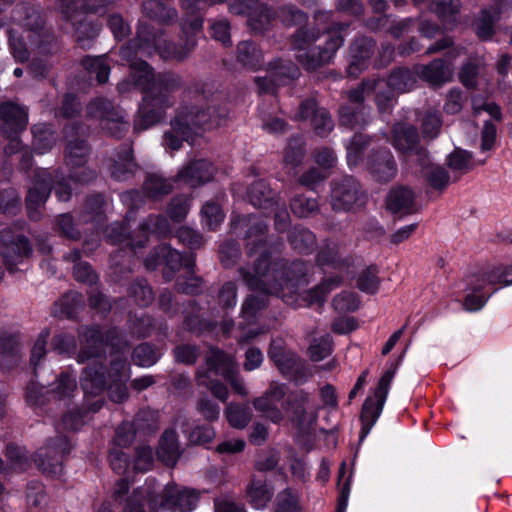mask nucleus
I'll return each mask as SVG.
<instances>
[{
  "label": "nucleus",
  "mask_w": 512,
  "mask_h": 512,
  "mask_svg": "<svg viewBox=\"0 0 512 512\" xmlns=\"http://www.w3.org/2000/svg\"><path fill=\"white\" fill-rule=\"evenodd\" d=\"M185 12L186 18L182 20L180 26L190 19L191 15ZM143 15L148 20H139L136 31V37L131 40L127 47L122 49L123 55L130 54L133 49L135 53L154 50L164 59H176L182 61L188 57L197 44L196 36L202 32L184 33L181 28L180 42L175 43L168 40L162 25H168L177 18L176 9L167 6L159 0H146L142 4Z\"/></svg>",
  "instance_id": "f257e3e1"
},
{
  "label": "nucleus",
  "mask_w": 512,
  "mask_h": 512,
  "mask_svg": "<svg viewBox=\"0 0 512 512\" xmlns=\"http://www.w3.org/2000/svg\"><path fill=\"white\" fill-rule=\"evenodd\" d=\"M314 19L325 24L322 31L316 27L302 25L289 37V44L296 51V60L306 71L313 72L329 64L344 45L351 21H334L333 12L317 10Z\"/></svg>",
  "instance_id": "f03ea898"
},
{
  "label": "nucleus",
  "mask_w": 512,
  "mask_h": 512,
  "mask_svg": "<svg viewBox=\"0 0 512 512\" xmlns=\"http://www.w3.org/2000/svg\"><path fill=\"white\" fill-rule=\"evenodd\" d=\"M245 227L243 238L248 257L258 255L253 271L262 278L259 282L269 283L274 288L298 286L307 275V266L302 260L291 262L283 258H274L267 241L268 225L259 219L242 220Z\"/></svg>",
  "instance_id": "7ed1b4c3"
},
{
  "label": "nucleus",
  "mask_w": 512,
  "mask_h": 512,
  "mask_svg": "<svg viewBox=\"0 0 512 512\" xmlns=\"http://www.w3.org/2000/svg\"><path fill=\"white\" fill-rule=\"evenodd\" d=\"M134 72L131 74L134 85L142 94L137 117L134 120V131L146 130L161 122L166 110L172 106L171 93L181 89L183 82L180 76L173 72L155 73L152 66L145 60L133 63Z\"/></svg>",
  "instance_id": "20e7f679"
},
{
  "label": "nucleus",
  "mask_w": 512,
  "mask_h": 512,
  "mask_svg": "<svg viewBox=\"0 0 512 512\" xmlns=\"http://www.w3.org/2000/svg\"><path fill=\"white\" fill-rule=\"evenodd\" d=\"M130 365L125 358L115 357L109 365L95 361L83 368L80 385L89 410L96 413L105 404L104 393L114 403H123L129 397L127 381Z\"/></svg>",
  "instance_id": "39448f33"
},
{
  "label": "nucleus",
  "mask_w": 512,
  "mask_h": 512,
  "mask_svg": "<svg viewBox=\"0 0 512 512\" xmlns=\"http://www.w3.org/2000/svg\"><path fill=\"white\" fill-rule=\"evenodd\" d=\"M226 106H182L171 120V131L164 134L168 148L177 151L184 141L193 144L200 131L220 127L228 118Z\"/></svg>",
  "instance_id": "423d86ee"
},
{
  "label": "nucleus",
  "mask_w": 512,
  "mask_h": 512,
  "mask_svg": "<svg viewBox=\"0 0 512 512\" xmlns=\"http://www.w3.org/2000/svg\"><path fill=\"white\" fill-rule=\"evenodd\" d=\"M500 284L502 287L512 285V264L494 265L471 274L467 280L466 290L469 293L464 298V307L467 311H479L487 303L488 299L498 291L494 288L490 293L484 292L488 285Z\"/></svg>",
  "instance_id": "0eeeda50"
},
{
  "label": "nucleus",
  "mask_w": 512,
  "mask_h": 512,
  "mask_svg": "<svg viewBox=\"0 0 512 512\" xmlns=\"http://www.w3.org/2000/svg\"><path fill=\"white\" fill-rule=\"evenodd\" d=\"M169 234L168 220L160 214H150L133 232H129L125 224L113 225L108 232V238L113 244L126 245L132 251H136L144 248L151 236L165 238Z\"/></svg>",
  "instance_id": "6e6552de"
},
{
  "label": "nucleus",
  "mask_w": 512,
  "mask_h": 512,
  "mask_svg": "<svg viewBox=\"0 0 512 512\" xmlns=\"http://www.w3.org/2000/svg\"><path fill=\"white\" fill-rule=\"evenodd\" d=\"M87 114L99 119L102 129L115 139L124 138L130 129L126 111L107 98L92 99L87 105Z\"/></svg>",
  "instance_id": "1a4fd4ad"
},
{
  "label": "nucleus",
  "mask_w": 512,
  "mask_h": 512,
  "mask_svg": "<svg viewBox=\"0 0 512 512\" xmlns=\"http://www.w3.org/2000/svg\"><path fill=\"white\" fill-rule=\"evenodd\" d=\"M144 265L150 271L163 267V277L170 281L182 268L193 273L196 266V255L193 252L181 253L167 244H161L149 253Z\"/></svg>",
  "instance_id": "9d476101"
},
{
  "label": "nucleus",
  "mask_w": 512,
  "mask_h": 512,
  "mask_svg": "<svg viewBox=\"0 0 512 512\" xmlns=\"http://www.w3.org/2000/svg\"><path fill=\"white\" fill-rule=\"evenodd\" d=\"M77 388L75 376L68 372H61L49 388H38L33 382L27 385L25 398L31 406H44L46 401L69 400Z\"/></svg>",
  "instance_id": "9b49d317"
},
{
  "label": "nucleus",
  "mask_w": 512,
  "mask_h": 512,
  "mask_svg": "<svg viewBox=\"0 0 512 512\" xmlns=\"http://www.w3.org/2000/svg\"><path fill=\"white\" fill-rule=\"evenodd\" d=\"M367 194L353 176H343L331 182V205L335 211H350L366 204Z\"/></svg>",
  "instance_id": "f8f14e48"
},
{
  "label": "nucleus",
  "mask_w": 512,
  "mask_h": 512,
  "mask_svg": "<svg viewBox=\"0 0 512 512\" xmlns=\"http://www.w3.org/2000/svg\"><path fill=\"white\" fill-rule=\"evenodd\" d=\"M365 166L372 179L381 184L392 181L398 172L393 153L384 146L369 150L365 158Z\"/></svg>",
  "instance_id": "ddd939ff"
},
{
  "label": "nucleus",
  "mask_w": 512,
  "mask_h": 512,
  "mask_svg": "<svg viewBox=\"0 0 512 512\" xmlns=\"http://www.w3.org/2000/svg\"><path fill=\"white\" fill-rule=\"evenodd\" d=\"M376 47L374 38L366 35L355 36L348 47V76L356 78L370 67Z\"/></svg>",
  "instance_id": "4468645a"
},
{
  "label": "nucleus",
  "mask_w": 512,
  "mask_h": 512,
  "mask_svg": "<svg viewBox=\"0 0 512 512\" xmlns=\"http://www.w3.org/2000/svg\"><path fill=\"white\" fill-rule=\"evenodd\" d=\"M297 116L299 120L309 121L317 136L326 137L334 128V121L330 112L318 105L315 98L302 100L298 107Z\"/></svg>",
  "instance_id": "2eb2a0df"
},
{
  "label": "nucleus",
  "mask_w": 512,
  "mask_h": 512,
  "mask_svg": "<svg viewBox=\"0 0 512 512\" xmlns=\"http://www.w3.org/2000/svg\"><path fill=\"white\" fill-rule=\"evenodd\" d=\"M200 494L197 490L181 487L175 483H169L161 493V505L179 512L194 510L199 502Z\"/></svg>",
  "instance_id": "dca6fc26"
},
{
  "label": "nucleus",
  "mask_w": 512,
  "mask_h": 512,
  "mask_svg": "<svg viewBox=\"0 0 512 512\" xmlns=\"http://www.w3.org/2000/svg\"><path fill=\"white\" fill-rule=\"evenodd\" d=\"M53 189V179L50 174L36 173L33 185L29 188L25 206L30 220L37 221L40 218L39 208L46 203Z\"/></svg>",
  "instance_id": "f3484780"
},
{
  "label": "nucleus",
  "mask_w": 512,
  "mask_h": 512,
  "mask_svg": "<svg viewBox=\"0 0 512 512\" xmlns=\"http://www.w3.org/2000/svg\"><path fill=\"white\" fill-rule=\"evenodd\" d=\"M28 124V113L20 105L5 101L0 103V129L10 139H15Z\"/></svg>",
  "instance_id": "a211bd4d"
},
{
  "label": "nucleus",
  "mask_w": 512,
  "mask_h": 512,
  "mask_svg": "<svg viewBox=\"0 0 512 512\" xmlns=\"http://www.w3.org/2000/svg\"><path fill=\"white\" fill-rule=\"evenodd\" d=\"M206 369L197 370L196 378L198 383H203L202 379L211 378L210 375L220 376L223 379L230 378L232 372L235 370L232 357L224 350L214 347L211 348L205 358Z\"/></svg>",
  "instance_id": "6ab92c4d"
},
{
  "label": "nucleus",
  "mask_w": 512,
  "mask_h": 512,
  "mask_svg": "<svg viewBox=\"0 0 512 512\" xmlns=\"http://www.w3.org/2000/svg\"><path fill=\"white\" fill-rule=\"evenodd\" d=\"M2 245L1 256L10 273H15L18 270L17 265L32 254V245L23 234L12 236L10 241L3 238Z\"/></svg>",
  "instance_id": "aec40b11"
},
{
  "label": "nucleus",
  "mask_w": 512,
  "mask_h": 512,
  "mask_svg": "<svg viewBox=\"0 0 512 512\" xmlns=\"http://www.w3.org/2000/svg\"><path fill=\"white\" fill-rule=\"evenodd\" d=\"M214 169L211 162L205 159L191 161L173 177V182L183 183L192 188L212 181Z\"/></svg>",
  "instance_id": "412c9836"
},
{
  "label": "nucleus",
  "mask_w": 512,
  "mask_h": 512,
  "mask_svg": "<svg viewBox=\"0 0 512 512\" xmlns=\"http://www.w3.org/2000/svg\"><path fill=\"white\" fill-rule=\"evenodd\" d=\"M88 14L79 11L69 19L64 18L72 23L76 42L84 50L92 47V42L99 35L102 28V22L99 19L89 18Z\"/></svg>",
  "instance_id": "4be33fe9"
},
{
  "label": "nucleus",
  "mask_w": 512,
  "mask_h": 512,
  "mask_svg": "<svg viewBox=\"0 0 512 512\" xmlns=\"http://www.w3.org/2000/svg\"><path fill=\"white\" fill-rule=\"evenodd\" d=\"M23 359L22 341L17 333H0V369L3 372L16 370Z\"/></svg>",
  "instance_id": "5701e85b"
},
{
  "label": "nucleus",
  "mask_w": 512,
  "mask_h": 512,
  "mask_svg": "<svg viewBox=\"0 0 512 512\" xmlns=\"http://www.w3.org/2000/svg\"><path fill=\"white\" fill-rule=\"evenodd\" d=\"M78 337L83 346L77 353L78 363H85L100 356L102 349V327L99 324L82 325Z\"/></svg>",
  "instance_id": "b1692460"
},
{
  "label": "nucleus",
  "mask_w": 512,
  "mask_h": 512,
  "mask_svg": "<svg viewBox=\"0 0 512 512\" xmlns=\"http://www.w3.org/2000/svg\"><path fill=\"white\" fill-rule=\"evenodd\" d=\"M419 79L430 86L441 87L452 79L451 63L444 58H435L428 64H416Z\"/></svg>",
  "instance_id": "393cba45"
},
{
  "label": "nucleus",
  "mask_w": 512,
  "mask_h": 512,
  "mask_svg": "<svg viewBox=\"0 0 512 512\" xmlns=\"http://www.w3.org/2000/svg\"><path fill=\"white\" fill-rule=\"evenodd\" d=\"M188 306L191 311L184 314L183 329L197 338L213 335L218 327V322L200 315V308L195 300H189Z\"/></svg>",
  "instance_id": "a878e982"
},
{
  "label": "nucleus",
  "mask_w": 512,
  "mask_h": 512,
  "mask_svg": "<svg viewBox=\"0 0 512 512\" xmlns=\"http://www.w3.org/2000/svg\"><path fill=\"white\" fill-rule=\"evenodd\" d=\"M386 208L393 215H410L415 209V194L406 186L392 188L386 197Z\"/></svg>",
  "instance_id": "bb28decb"
},
{
  "label": "nucleus",
  "mask_w": 512,
  "mask_h": 512,
  "mask_svg": "<svg viewBox=\"0 0 512 512\" xmlns=\"http://www.w3.org/2000/svg\"><path fill=\"white\" fill-rule=\"evenodd\" d=\"M227 0H180L183 8L192 19L182 26L183 32H198L203 29L205 10L215 4L225 3Z\"/></svg>",
  "instance_id": "cd10ccee"
},
{
  "label": "nucleus",
  "mask_w": 512,
  "mask_h": 512,
  "mask_svg": "<svg viewBox=\"0 0 512 512\" xmlns=\"http://www.w3.org/2000/svg\"><path fill=\"white\" fill-rule=\"evenodd\" d=\"M392 143L403 154L412 153L420 145V136L416 126L406 122L395 123L391 130Z\"/></svg>",
  "instance_id": "c85d7f7f"
},
{
  "label": "nucleus",
  "mask_w": 512,
  "mask_h": 512,
  "mask_svg": "<svg viewBox=\"0 0 512 512\" xmlns=\"http://www.w3.org/2000/svg\"><path fill=\"white\" fill-rule=\"evenodd\" d=\"M308 401L309 393L301 389L290 392L282 402L283 410L289 414L291 421L298 427L303 426L306 421Z\"/></svg>",
  "instance_id": "c756f323"
},
{
  "label": "nucleus",
  "mask_w": 512,
  "mask_h": 512,
  "mask_svg": "<svg viewBox=\"0 0 512 512\" xmlns=\"http://www.w3.org/2000/svg\"><path fill=\"white\" fill-rule=\"evenodd\" d=\"M247 198L255 208L270 209L276 205V194L266 179H258L247 188Z\"/></svg>",
  "instance_id": "7c9ffc66"
},
{
  "label": "nucleus",
  "mask_w": 512,
  "mask_h": 512,
  "mask_svg": "<svg viewBox=\"0 0 512 512\" xmlns=\"http://www.w3.org/2000/svg\"><path fill=\"white\" fill-rule=\"evenodd\" d=\"M274 489L267 484L266 479L252 477L246 488V497L255 509H263L271 501Z\"/></svg>",
  "instance_id": "2f4dec72"
},
{
  "label": "nucleus",
  "mask_w": 512,
  "mask_h": 512,
  "mask_svg": "<svg viewBox=\"0 0 512 512\" xmlns=\"http://www.w3.org/2000/svg\"><path fill=\"white\" fill-rule=\"evenodd\" d=\"M173 183V179L170 181L158 173H147L142 185V191L149 200L159 201L171 194Z\"/></svg>",
  "instance_id": "473e14b6"
},
{
  "label": "nucleus",
  "mask_w": 512,
  "mask_h": 512,
  "mask_svg": "<svg viewBox=\"0 0 512 512\" xmlns=\"http://www.w3.org/2000/svg\"><path fill=\"white\" fill-rule=\"evenodd\" d=\"M63 18H71L74 14H97L104 10L112 0H58Z\"/></svg>",
  "instance_id": "72a5a7b5"
},
{
  "label": "nucleus",
  "mask_w": 512,
  "mask_h": 512,
  "mask_svg": "<svg viewBox=\"0 0 512 512\" xmlns=\"http://www.w3.org/2000/svg\"><path fill=\"white\" fill-rule=\"evenodd\" d=\"M84 305L83 295L76 291L64 293L54 304L55 317L74 319Z\"/></svg>",
  "instance_id": "f704fd0d"
},
{
  "label": "nucleus",
  "mask_w": 512,
  "mask_h": 512,
  "mask_svg": "<svg viewBox=\"0 0 512 512\" xmlns=\"http://www.w3.org/2000/svg\"><path fill=\"white\" fill-rule=\"evenodd\" d=\"M288 242L293 250L305 255L312 254L317 245L315 234L301 225H295L288 232Z\"/></svg>",
  "instance_id": "c9c22d12"
},
{
  "label": "nucleus",
  "mask_w": 512,
  "mask_h": 512,
  "mask_svg": "<svg viewBox=\"0 0 512 512\" xmlns=\"http://www.w3.org/2000/svg\"><path fill=\"white\" fill-rule=\"evenodd\" d=\"M158 459L168 467H173L178 462L180 451L176 434L166 430L160 440L156 451Z\"/></svg>",
  "instance_id": "e433bc0d"
},
{
  "label": "nucleus",
  "mask_w": 512,
  "mask_h": 512,
  "mask_svg": "<svg viewBox=\"0 0 512 512\" xmlns=\"http://www.w3.org/2000/svg\"><path fill=\"white\" fill-rule=\"evenodd\" d=\"M418 79L416 65H414L412 69L401 66L392 69L385 82L395 91L407 92L415 87Z\"/></svg>",
  "instance_id": "4c0bfd02"
},
{
  "label": "nucleus",
  "mask_w": 512,
  "mask_h": 512,
  "mask_svg": "<svg viewBox=\"0 0 512 512\" xmlns=\"http://www.w3.org/2000/svg\"><path fill=\"white\" fill-rule=\"evenodd\" d=\"M263 54L252 40L241 41L237 45V61L244 67L257 71L262 67Z\"/></svg>",
  "instance_id": "58836bf2"
},
{
  "label": "nucleus",
  "mask_w": 512,
  "mask_h": 512,
  "mask_svg": "<svg viewBox=\"0 0 512 512\" xmlns=\"http://www.w3.org/2000/svg\"><path fill=\"white\" fill-rule=\"evenodd\" d=\"M34 462L47 477L57 479L63 474L64 459L59 455L54 456V454L39 449L34 455Z\"/></svg>",
  "instance_id": "ea45409f"
},
{
  "label": "nucleus",
  "mask_w": 512,
  "mask_h": 512,
  "mask_svg": "<svg viewBox=\"0 0 512 512\" xmlns=\"http://www.w3.org/2000/svg\"><path fill=\"white\" fill-rule=\"evenodd\" d=\"M343 278L340 275H333L324 278L319 284L306 291L305 300L310 304L323 305L328 294L335 288L341 286Z\"/></svg>",
  "instance_id": "a19ab883"
},
{
  "label": "nucleus",
  "mask_w": 512,
  "mask_h": 512,
  "mask_svg": "<svg viewBox=\"0 0 512 512\" xmlns=\"http://www.w3.org/2000/svg\"><path fill=\"white\" fill-rule=\"evenodd\" d=\"M276 18V12L267 4L260 3L255 12L247 19V25L254 34H264L270 30Z\"/></svg>",
  "instance_id": "79ce46f5"
},
{
  "label": "nucleus",
  "mask_w": 512,
  "mask_h": 512,
  "mask_svg": "<svg viewBox=\"0 0 512 512\" xmlns=\"http://www.w3.org/2000/svg\"><path fill=\"white\" fill-rule=\"evenodd\" d=\"M405 351L394 361L390 362L389 367L383 372L378 380L377 386L374 390L373 398L379 400V408H384L385 402L388 397V393L391 387V383L396 374V371L402 361Z\"/></svg>",
  "instance_id": "37998d69"
},
{
  "label": "nucleus",
  "mask_w": 512,
  "mask_h": 512,
  "mask_svg": "<svg viewBox=\"0 0 512 512\" xmlns=\"http://www.w3.org/2000/svg\"><path fill=\"white\" fill-rule=\"evenodd\" d=\"M228 424L235 429H244L252 419V409L248 404L231 402L224 411Z\"/></svg>",
  "instance_id": "c03bdc74"
},
{
  "label": "nucleus",
  "mask_w": 512,
  "mask_h": 512,
  "mask_svg": "<svg viewBox=\"0 0 512 512\" xmlns=\"http://www.w3.org/2000/svg\"><path fill=\"white\" fill-rule=\"evenodd\" d=\"M161 356L159 349L151 342H142L136 345L131 354L133 363L144 368L155 365Z\"/></svg>",
  "instance_id": "a18cd8bd"
},
{
  "label": "nucleus",
  "mask_w": 512,
  "mask_h": 512,
  "mask_svg": "<svg viewBox=\"0 0 512 512\" xmlns=\"http://www.w3.org/2000/svg\"><path fill=\"white\" fill-rule=\"evenodd\" d=\"M89 144L86 140L75 138L70 140L65 146V160L68 166H83L88 161Z\"/></svg>",
  "instance_id": "49530a36"
},
{
  "label": "nucleus",
  "mask_w": 512,
  "mask_h": 512,
  "mask_svg": "<svg viewBox=\"0 0 512 512\" xmlns=\"http://www.w3.org/2000/svg\"><path fill=\"white\" fill-rule=\"evenodd\" d=\"M430 10L445 24H455L460 13V0H432Z\"/></svg>",
  "instance_id": "de8ad7c7"
},
{
  "label": "nucleus",
  "mask_w": 512,
  "mask_h": 512,
  "mask_svg": "<svg viewBox=\"0 0 512 512\" xmlns=\"http://www.w3.org/2000/svg\"><path fill=\"white\" fill-rule=\"evenodd\" d=\"M380 268L377 264H370L361 270L356 279V287L363 293L375 295L380 288Z\"/></svg>",
  "instance_id": "09e8293b"
},
{
  "label": "nucleus",
  "mask_w": 512,
  "mask_h": 512,
  "mask_svg": "<svg viewBox=\"0 0 512 512\" xmlns=\"http://www.w3.org/2000/svg\"><path fill=\"white\" fill-rule=\"evenodd\" d=\"M80 65L90 75L95 74L96 81L99 85L108 82L111 69L104 56L85 55L82 57Z\"/></svg>",
  "instance_id": "8fccbe9b"
},
{
  "label": "nucleus",
  "mask_w": 512,
  "mask_h": 512,
  "mask_svg": "<svg viewBox=\"0 0 512 512\" xmlns=\"http://www.w3.org/2000/svg\"><path fill=\"white\" fill-rule=\"evenodd\" d=\"M49 336V330L43 329L37 336L31 348L29 364L32 369V376L34 378L38 377V369L41 366L42 362L46 359L48 353L47 344Z\"/></svg>",
  "instance_id": "3c124183"
},
{
  "label": "nucleus",
  "mask_w": 512,
  "mask_h": 512,
  "mask_svg": "<svg viewBox=\"0 0 512 512\" xmlns=\"http://www.w3.org/2000/svg\"><path fill=\"white\" fill-rule=\"evenodd\" d=\"M376 88L370 91L374 94V101L381 113L390 112L396 102L395 90L383 80H375Z\"/></svg>",
  "instance_id": "603ef678"
},
{
  "label": "nucleus",
  "mask_w": 512,
  "mask_h": 512,
  "mask_svg": "<svg viewBox=\"0 0 512 512\" xmlns=\"http://www.w3.org/2000/svg\"><path fill=\"white\" fill-rule=\"evenodd\" d=\"M276 16L287 28L302 27V25H307L309 21L308 14L294 4H285L280 6Z\"/></svg>",
  "instance_id": "864d4df0"
},
{
  "label": "nucleus",
  "mask_w": 512,
  "mask_h": 512,
  "mask_svg": "<svg viewBox=\"0 0 512 512\" xmlns=\"http://www.w3.org/2000/svg\"><path fill=\"white\" fill-rule=\"evenodd\" d=\"M128 296L139 307H148L154 300V292L145 278H136L128 286Z\"/></svg>",
  "instance_id": "5fc2aeb1"
},
{
  "label": "nucleus",
  "mask_w": 512,
  "mask_h": 512,
  "mask_svg": "<svg viewBox=\"0 0 512 512\" xmlns=\"http://www.w3.org/2000/svg\"><path fill=\"white\" fill-rule=\"evenodd\" d=\"M366 109L353 105L341 104L339 107V123L349 129L362 128L366 124Z\"/></svg>",
  "instance_id": "6e6d98bb"
},
{
  "label": "nucleus",
  "mask_w": 512,
  "mask_h": 512,
  "mask_svg": "<svg viewBox=\"0 0 512 512\" xmlns=\"http://www.w3.org/2000/svg\"><path fill=\"white\" fill-rule=\"evenodd\" d=\"M370 144V138L362 133H355L346 146L347 164L355 167L363 159L364 151Z\"/></svg>",
  "instance_id": "4d7b16f0"
},
{
  "label": "nucleus",
  "mask_w": 512,
  "mask_h": 512,
  "mask_svg": "<svg viewBox=\"0 0 512 512\" xmlns=\"http://www.w3.org/2000/svg\"><path fill=\"white\" fill-rule=\"evenodd\" d=\"M200 214L202 226L208 231H216L225 218L221 205L214 201L206 202Z\"/></svg>",
  "instance_id": "13d9d810"
},
{
  "label": "nucleus",
  "mask_w": 512,
  "mask_h": 512,
  "mask_svg": "<svg viewBox=\"0 0 512 512\" xmlns=\"http://www.w3.org/2000/svg\"><path fill=\"white\" fill-rule=\"evenodd\" d=\"M315 260L320 268L329 267L337 270L348 266V262L341 258L338 249L329 244L322 246L318 250Z\"/></svg>",
  "instance_id": "bf43d9fd"
},
{
  "label": "nucleus",
  "mask_w": 512,
  "mask_h": 512,
  "mask_svg": "<svg viewBox=\"0 0 512 512\" xmlns=\"http://www.w3.org/2000/svg\"><path fill=\"white\" fill-rule=\"evenodd\" d=\"M270 74L278 85L284 86L298 79L301 73L298 66L292 61L279 59L275 62L274 69Z\"/></svg>",
  "instance_id": "052dcab7"
},
{
  "label": "nucleus",
  "mask_w": 512,
  "mask_h": 512,
  "mask_svg": "<svg viewBox=\"0 0 512 512\" xmlns=\"http://www.w3.org/2000/svg\"><path fill=\"white\" fill-rule=\"evenodd\" d=\"M268 357L282 375L285 374L288 369L292 368V365L295 364L296 360L299 358L296 353L276 345H270Z\"/></svg>",
  "instance_id": "680f3d73"
},
{
  "label": "nucleus",
  "mask_w": 512,
  "mask_h": 512,
  "mask_svg": "<svg viewBox=\"0 0 512 512\" xmlns=\"http://www.w3.org/2000/svg\"><path fill=\"white\" fill-rule=\"evenodd\" d=\"M306 155V145L302 138L291 137L284 150V162L293 168L302 164Z\"/></svg>",
  "instance_id": "e2e57ef3"
},
{
  "label": "nucleus",
  "mask_w": 512,
  "mask_h": 512,
  "mask_svg": "<svg viewBox=\"0 0 512 512\" xmlns=\"http://www.w3.org/2000/svg\"><path fill=\"white\" fill-rule=\"evenodd\" d=\"M500 15V8L495 7L494 14L490 9H482L479 21L476 26V33L479 39L487 41L492 39L495 34L494 21L498 19Z\"/></svg>",
  "instance_id": "0e129e2a"
},
{
  "label": "nucleus",
  "mask_w": 512,
  "mask_h": 512,
  "mask_svg": "<svg viewBox=\"0 0 512 512\" xmlns=\"http://www.w3.org/2000/svg\"><path fill=\"white\" fill-rule=\"evenodd\" d=\"M290 209L295 216L307 218L318 211L319 205L315 197L296 195L290 201Z\"/></svg>",
  "instance_id": "69168bd1"
},
{
  "label": "nucleus",
  "mask_w": 512,
  "mask_h": 512,
  "mask_svg": "<svg viewBox=\"0 0 512 512\" xmlns=\"http://www.w3.org/2000/svg\"><path fill=\"white\" fill-rule=\"evenodd\" d=\"M132 459V470L137 473H145L152 469L154 465L153 449L149 445H141L135 448V454Z\"/></svg>",
  "instance_id": "338daca9"
},
{
  "label": "nucleus",
  "mask_w": 512,
  "mask_h": 512,
  "mask_svg": "<svg viewBox=\"0 0 512 512\" xmlns=\"http://www.w3.org/2000/svg\"><path fill=\"white\" fill-rule=\"evenodd\" d=\"M51 349L59 355L71 356L77 352V342L70 333H56L51 339Z\"/></svg>",
  "instance_id": "774afa93"
}]
</instances>
